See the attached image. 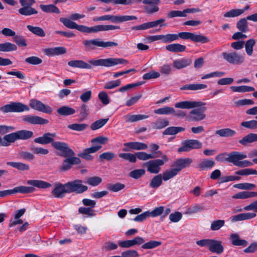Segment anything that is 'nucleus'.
Here are the masks:
<instances>
[{
  "mask_svg": "<svg viewBox=\"0 0 257 257\" xmlns=\"http://www.w3.org/2000/svg\"><path fill=\"white\" fill-rule=\"evenodd\" d=\"M178 173L175 169V168H173L170 170L166 171L164 172L162 174V177L163 180L166 181L174 176H176Z\"/></svg>",
  "mask_w": 257,
  "mask_h": 257,
  "instance_id": "obj_53",
  "label": "nucleus"
},
{
  "mask_svg": "<svg viewBox=\"0 0 257 257\" xmlns=\"http://www.w3.org/2000/svg\"><path fill=\"white\" fill-rule=\"evenodd\" d=\"M254 197H257L256 192L242 191L235 194L232 196V198L234 199H244Z\"/></svg>",
  "mask_w": 257,
  "mask_h": 257,
  "instance_id": "obj_41",
  "label": "nucleus"
},
{
  "mask_svg": "<svg viewBox=\"0 0 257 257\" xmlns=\"http://www.w3.org/2000/svg\"><path fill=\"white\" fill-rule=\"evenodd\" d=\"M69 193L74 192L82 194L88 190V187L83 184V181L80 179H75L67 183Z\"/></svg>",
  "mask_w": 257,
  "mask_h": 257,
  "instance_id": "obj_11",
  "label": "nucleus"
},
{
  "mask_svg": "<svg viewBox=\"0 0 257 257\" xmlns=\"http://www.w3.org/2000/svg\"><path fill=\"white\" fill-rule=\"evenodd\" d=\"M119 157L131 163H136L137 161L136 153L135 154L131 153H121L119 154Z\"/></svg>",
  "mask_w": 257,
  "mask_h": 257,
  "instance_id": "obj_62",
  "label": "nucleus"
},
{
  "mask_svg": "<svg viewBox=\"0 0 257 257\" xmlns=\"http://www.w3.org/2000/svg\"><path fill=\"white\" fill-rule=\"evenodd\" d=\"M85 15L75 13L71 15L70 19L66 18H61L60 21L67 28L71 29H76L78 31L85 33H97L100 31H106L111 30L119 29V26H113L111 25H96L92 27H88L84 25L77 24L73 21H76L85 17Z\"/></svg>",
  "mask_w": 257,
  "mask_h": 257,
  "instance_id": "obj_1",
  "label": "nucleus"
},
{
  "mask_svg": "<svg viewBox=\"0 0 257 257\" xmlns=\"http://www.w3.org/2000/svg\"><path fill=\"white\" fill-rule=\"evenodd\" d=\"M75 110L67 105H64L57 109V112L61 116L71 115L75 113Z\"/></svg>",
  "mask_w": 257,
  "mask_h": 257,
  "instance_id": "obj_38",
  "label": "nucleus"
},
{
  "mask_svg": "<svg viewBox=\"0 0 257 257\" xmlns=\"http://www.w3.org/2000/svg\"><path fill=\"white\" fill-rule=\"evenodd\" d=\"M0 110L4 113L9 112L21 113L29 111L30 107L26 104L20 102H11L10 104L2 106L0 108Z\"/></svg>",
  "mask_w": 257,
  "mask_h": 257,
  "instance_id": "obj_7",
  "label": "nucleus"
},
{
  "mask_svg": "<svg viewBox=\"0 0 257 257\" xmlns=\"http://www.w3.org/2000/svg\"><path fill=\"white\" fill-rule=\"evenodd\" d=\"M56 137L55 133H46L42 137L35 138L34 142L41 145L51 144L52 146L56 150L59 151L61 156H74V152L69 147L68 145L63 142H54V138Z\"/></svg>",
  "mask_w": 257,
  "mask_h": 257,
  "instance_id": "obj_3",
  "label": "nucleus"
},
{
  "mask_svg": "<svg viewBox=\"0 0 257 257\" xmlns=\"http://www.w3.org/2000/svg\"><path fill=\"white\" fill-rule=\"evenodd\" d=\"M202 146V144L197 140H186L183 142V145L180 147L179 152H189L193 149H199Z\"/></svg>",
  "mask_w": 257,
  "mask_h": 257,
  "instance_id": "obj_14",
  "label": "nucleus"
},
{
  "mask_svg": "<svg viewBox=\"0 0 257 257\" xmlns=\"http://www.w3.org/2000/svg\"><path fill=\"white\" fill-rule=\"evenodd\" d=\"M25 61L27 64L33 65H39L43 62L42 59L34 56L27 57L25 59Z\"/></svg>",
  "mask_w": 257,
  "mask_h": 257,
  "instance_id": "obj_60",
  "label": "nucleus"
},
{
  "mask_svg": "<svg viewBox=\"0 0 257 257\" xmlns=\"http://www.w3.org/2000/svg\"><path fill=\"white\" fill-rule=\"evenodd\" d=\"M192 162V159L189 158H179L174 162L172 166L179 173L184 168L189 167Z\"/></svg>",
  "mask_w": 257,
  "mask_h": 257,
  "instance_id": "obj_20",
  "label": "nucleus"
},
{
  "mask_svg": "<svg viewBox=\"0 0 257 257\" xmlns=\"http://www.w3.org/2000/svg\"><path fill=\"white\" fill-rule=\"evenodd\" d=\"M215 134L220 137H230L236 134V132L229 128H222L217 130Z\"/></svg>",
  "mask_w": 257,
  "mask_h": 257,
  "instance_id": "obj_40",
  "label": "nucleus"
},
{
  "mask_svg": "<svg viewBox=\"0 0 257 257\" xmlns=\"http://www.w3.org/2000/svg\"><path fill=\"white\" fill-rule=\"evenodd\" d=\"M18 140L16 132L5 135L3 138L2 143V146L7 147L9 146L11 143H14Z\"/></svg>",
  "mask_w": 257,
  "mask_h": 257,
  "instance_id": "obj_34",
  "label": "nucleus"
},
{
  "mask_svg": "<svg viewBox=\"0 0 257 257\" xmlns=\"http://www.w3.org/2000/svg\"><path fill=\"white\" fill-rule=\"evenodd\" d=\"M22 8L18 10L19 13L24 16H30L38 14V11L32 6L35 3V0H20Z\"/></svg>",
  "mask_w": 257,
  "mask_h": 257,
  "instance_id": "obj_10",
  "label": "nucleus"
},
{
  "mask_svg": "<svg viewBox=\"0 0 257 257\" xmlns=\"http://www.w3.org/2000/svg\"><path fill=\"white\" fill-rule=\"evenodd\" d=\"M123 146L125 147L123 149V151L125 152L130 151L131 150H144L148 148L147 144L139 142L125 143L123 144Z\"/></svg>",
  "mask_w": 257,
  "mask_h": 257,
  "instance_id": "obj_24",
  "label": "nucleus"
},
{
  "mask_svg": "<svg viewBox=\"0 0 257 257\" xmlns=\"http://www.w3.org/2000/svg\"><path fill=\"white\" fill-rule=\"evenodd\" d=\"M125 187V185L119 182H117L115 184H108L107 185V188L110 191L116 192L122 189H123Z\"/></svg>",
  "mask_w": 257,
  "mask_h": 257,
  "instance_id": "obj_59",
  "label": "nucleus"
},
{
  "mask_svg": "<svg viewBox=\"0 0 257 257\" xmlns=\"http://www.w3.org/2000/svg\"><path fill=\"white\" fill-rule=\"evenodd\" d=\"M82 43L87 51H92L96 49V47H100V39L92 40H85Z\"/></svg>",
  "mask_w": 257,
  "mask_h": 257,
  "instance_id": "obj_28",
  "label": "nucleus"
},
{
  "mask_svg": "<svg viewBox=\"0 0 257 257\" xmlns=\"http://www.w3.org/2000/svg\"><path fill=\"white\" fill-rule=\"evenodd\" d=\"M165 48L170 52L179 53L184 52L186 47L185 46L178 43H174L167 45Z\"/></svg>",
  "mask_w": 257,
  "mask_h": 257,
  "instance_id": "obj_33",
  "label": "nucleus"
},
{
  "mask_svg": "<svg viewBox=\"0 0 257 257\" xmlns=\"http://www.w3.org/2000/svg\"><path fill=\"white\" fill-rule=\"evenodd\" d=\"M222 56L226 61L232 65H240L244 61V56L236 52H223Z\"/></svg>",
  "mask_w": 257,
  "mask_h": 257,
  "instance_id": "obj_12",
  "label": "nucleus"
},
{
  "mask_svg": "<svg viewBox=\"0 0 257 257\" xmlns=\"http://www.w3.org/2000/svg\"><path fill=\"white\" fill-rule=\"evenodd\" d=\"M146 171L144 169H136L131 171L128 176L135 179H139L145 174Z\"/></svg>",
  "mask_w": 257,
  "mask_h": 257,
  "instance_id": "obj_54",
  "label": "nucleus"
},
{
  "mask_svg": "<svg viewBox=\"0 0 257 257\" xmlns=\"http://www.w3.org/2000/svg\"><path fill=\"white\" fill-rule=\"evenodd\" d=\"M29 105L34 110L45 113L50 114L53 111L52 107L50 106L45 105L41 101L36 99H31L30 100Z\"/></svg>",
  "mask_w": 257,
  "mask_h": 257,
  "instance_id": "obj_15",
  "label": "nucleus"
},
{
  "mask_svg": "<svg viewBox=\"0 0 257 257\" xmlns=\"http://www.w3.org/2000/svg\"><path fill=\"white\" fill-rule=\"evenodd\" d=\"M148 117L149 115H148L128 114L123 116V119L125 122H135Z\"/></svg>",
  "mask_w": 257,
  "mask_h": 257,
  "instance_id": "obj_30",
  "label": "nucleus"
},
{
  "mask_svg": "<svg viewBox=\"0 0 257 257\" xmlns=\"http://www.w3.org/2000/svg\"><path fill=\"white\" fill-rule=\"evenodd\" d=\"M228 156L229 163H231L237 167H246L252 165V163L249 161H242L247 157L246 155L243 152L232 151L228 153Z\"/></svg>",
  "mask_w": 257,
  "mask_h": 257,
  "instance_id": "obj_6",
  "label": "nucleus"
},
{
  "mask_svg": "<svg viewBox=\"0 0 257 257\" xmlns=\"http://www.w3.org/2000/svg\"><path fill=\"white\" fill-rule=\"evenodd\" d=\"M27 28L30 32L37 36L44 37L46 36L45 31L40 27L27 25Z\"/></svg>",
  "mask_w": 257,
  "mask_h": 257,
  "instance_id": "obj_42",
  "label": "nucleus"
},
{
  "mask_svg": "<svg viewBox=\"0 0 257 257\" xmlns=\"http://www.w3.org/2000/svg\"><path fill=\"white\" fill-rule=\"evenodd\" d=\"M209 250L217 254L221 253L224 250V247L222 244V242L219 240L211 239Z\"/></svg>",
  "mask_w": 257,
  "mask_h": 257,
  "instance_id": "obj_27",
  "label": "nucleus"
},
{
  "mask_svg": "<svg viewBox=\"0 0 257 257\" xmlns=\"http://www.w3.org/2000/svg\"><path fill=\"white\" fill-rule=\"evenodd\" d=\"M18 139L26 140L31 138L34 135L32 131L28 130H20L16 132Z\"/></svg>",
  "mask_w": 257,
  "mask_h": 257,
  "instance_id": "obj_45",
  "label": "nucleus"
},
{
  "mask_svg": "<svg viewBox=\"0 0 257 257\" xmlns=\"http://www.w3.org/2000/svg\"><path fill=\"white\" fill-rule=\"evenodd\" d=\"M74 156H64L67 157L65 159L61 166L60 167V170L61 171L65 172L69 170L73 165H78L81 163V160L77 157Z\"/></svg>",
  "mask_w": 257,
  "mask_h": 257,
  "instance_id": "obj_17",
  "label": "nucleus"
},
{
  "mask_svg": "<svg viewBox=\"0 0 257 257\" xmlns=\"http://www.w3.org/2000/svg\"><path fill=\"white\" fill-rule=\"evenodd\" d=\"M128 63V61L123 58H108L106 59H90L88 61V63L83 60H71L68 62V65L74 68L90 69L92 68V65L110 67L119 64L125 65Z\"/></svg>",
  "mask_w": 257,
  "mask_h": 257,
  "instance_id": "obj_2",
  "label": "nucleus"
},
{
  "mask_svg": "<svg viewBox=\"0 0 257 257\" xmlns=\"http://www.w3.org/2000/svg\"><path fill=\"white\" fill-rule=\"evenodd\" d=\"M189 112V120L193 121H199L203 120L206 117L205 111L207 108L204 105L197 106L193 108Z\"/></svg>",
  "mask_w": 257,
  "mask_h": 257,
  "instance_id": "obj_13",
  "label": "nucleus"
},
{
  "mask_svg": "<svg viewBox=\"0 0 257 257\" xmlns=\"http://www.w3.org/2000/svg\"><path fill=\"white\" fill-rule=\"evenodd\" d=\"M162 42L164 43H170L173 41L178 40L177 34H167L163 35Z\"/></svg>",
  "mask_w": 257,
  "mask_h": 257,
  "instance_id": "obj_63",
  "label": "nucleus"
},
{
  "mask_svg": "<svg viewBox=\"0 0 257 257\" xmlns=\"http://www.w3.org/2000/svg\"><path fill=\"white\" fill-rule=\"evenodd\" d=\"M13 41L19 47H26L27 45L26 39L21 35H16L13 38Z\"/></svg>",
  "mask_w": 257,
  "mask_h": 257,
  "instance_id": "obj_64",
  "label": "nucleus"
},
{
  "mask_svg": "<svg viewBox=\"0 0 257 257\" xmlns=\"http://www.w3.org/2000/svg\"><path fill=\"white\" fill-rule=\"evenodd\" d=\"M215 164V162L211 159H202L198 164V167L200 170H209L212 168Z\"/></svg>",
  "mask_w": 257,
  "mask_h": 257,
  "instance_id": "obj_35",
  "label": "nucleus"
},
{
  "mask_svg": "<svg viewBox=\"0 0 257 257\" xmlns=\"http://www.w3.org/2000/svg\"><path fill=\"white\" fill-rule=\"evenodd\" d=\"M162 152L160 151L154 152L152 154H147V153L144 152H136L137 158L140 160L143 161H146L149 159L160 157V156H162Z\"/></svg>",
  "mask_w": 257,
  "mask_h": 257,
  "instance_id": "obj_25",
  "label": "nucleus"
},
{
  "mask_svg": "<svg viewBox=\"0 0 257 257\" xmlns=\"http://www.w3.org/2000/svg\"><path fill=\"white\" fill-rule=\"evenodd\" d=\"M162 174H160L154 176L149 183V187L154 189L158 188L162 184Z\"/></svg>",
  "mask_w": 257,
  "mask_h": 257,
  "instance_id": "obj_39",
  "label": "nucleus"
},
{
  "mask_svg": "<svg viewBox=\"0 0 257 257\" xmlns=\"http://www.w3.org/2000/svg\"><path fill=\"white\" fill-rule=\"evenodd\" d=\"M178 40L179 38L183 40L189 39L195 43L202 44L208 43L209 39L206 36L202 35L195 34L191 32H183L177 34Z\"/></svg>",
  "mask_w": 257,
  "mask_h": 257,
  "instance_id": "obj_9",
  "label": "nucleus"
},
{
  "mask_svg": "<svg viewBox=\"0 0 257 257\" xmlns=\"http://www.w3.org/2000/svg\"><path fill=\"white\" fill-rule=\"evenodd\" d=\"M162 159H156L149 161L144 164V166L147 168V171L152 174H158L161 170L160 167L163 166L165 162L168 161L169 159L165 155L162 154Z\"/></svg>",
  "mask_w": 257,
  "mask_h": 257,
  "instance_id": "obj_8",
  "label": "nucleus"
},
{
  "mask_svg": "<svg viewBox=\"0 0 257 257\" xmlns=\"http://www.w3.org/2000/svg\"><path fill=\"white\" fill-rule=\"evenodd\" d=\"M206 103L200 101H182L175 104V107L181 109H191L201 105H205Z\"/></svg>",
  "mask_w": 257,
  "mask_h": 257,
  "instance_id": "obj_19",
  "label": "nucleus"
},
{
  "mask_svg": "<svg viewBox=\"0 0 257 257\" xmlns=\"http://www.w3.org/2000/svg\"><path fill=\"white\" fill-rule=\"evenodd\" d=\"M145 242L144 238L140 236H137L132 240H126L124 241H119V245L123 248H129L133 246L142 244Z\"/></svg>",
  "mask_w": 257,
  "mask_h": 257,
  "instance_id": "obj_23",
  "label": "nucleus"
},
{
  "mask_svg": "<svg viewBox=\"0 0 257 257\" xmlns=\"http://www.w3.org/2000/svg\"><path fill=\"white\" fill-rule=\"evenodd\" d=\"M27 184L32 186H20L12 189L13 194L17 193L28 194L34 192L35 191L34 187L39 188H48L52 186V184L42 180H29Z\"/></svg>",
  "mask_w": 257,
  "mask_h": 257,
  "instance_id": "obj_4",
  "label": "nucleus"
},
{
  "mask_svg": "<svg viewBox=\"0 0 257 257\" xmlns=\"http://www.w3.org/2000/svg\"><path fill=\"white\" fill-rule=\"evenodd\" d=\"M255 44V41L253 39L247 40L245 43V49L246 54L251 56L253 53V47Z\"/></svg>",
  "mask_w": 257,
  "mask_h": 257,
  "instance_id": "obj_56",
  "label": "nucleus"
},
{
  "mask_svg": "<svg viewBox=\"0 0 257 257\" xmlns=\"http://www.w3.org/2000/svg\"><path fill=\"white\" fill-rule=\"evenodd\" d=\"M52 193L56 198H63L66 193H69L67 183L64 184L59 183L55 184Z\"/></svg>",
  "mask_w": 257,
  "mask_h": 257,
  "instance_id": "obj_21",
  "label": "nucleus"
},
{
  "mask_svg": "<svg viewBox=\"0 0 257 257\" xmlns=\"http://www.w3.org/2000/svg\"><path fill=\"white\" fill-rule=\"evenodd\" d=\"M257 142V134L250 133L239 141V143L246 146L249 143Z\"/></svg>",
  "mask_w": 257,
  "mask_h": 257,
  "instance_id": "obj_37",
  "label": "nucleus"
},
{
  "mask_svg": "<svg viewBox=\"0 0 257 257\" xmlns=\"http://www.w3.org/2000/svg\"><path fill=\"white\" fill-rule=\"evenodd\" d=\"M160 0H143V3L147 5L144 7L145 12L148 14H153L159 11V8L157 6Z\"/></svg>",
  "mask_w": 257,
  "mask_h": 257,
  "instance_id": "obj_22",
  "label": "nucleus"
},
{
  "mask_svg": "<svg viewBox=\"0 0 257 257\" xmlns=\"http://www.w3.org/2000/svg\"><path fill=\"white\" fill-rule=\"evenodd\" d=\"M7 165L16 168L19 171L29 170L30 169L28 165L21 162H8Z\"/></svg>",
  "mask_w": 257,
  "mask_h": 257,
  "instance_id": "obj_50",
  "label": "nucleus"
},
{
  "mask_svg": "<svg viewBox=\"0 0 257 257\" xmlns=\"http://www.w3.org/2000/svg\"><path fill=\"white\" fill-rule=\"evenodd\" d=\"M185 128L181 126H170L167 128L163 133L164 135H175L183 132Z\"/></svg>",
  "mask_w": 257,
  "mask_h": 257,
  "instance_id": "obj_49",
  "label": "nucleus"
},
{
  "mask_svg": "<svg viewBox=\"0 0 257 257\" xmlns=\"http://www.w3.org/2000/svg\"><path fill=\"white\" fill-rule=\"evenodd\" d=\"M68 128L70 130L78 131V132H82L84 131L88 127V125L85 123H73L71 124H69L68 125Z\"/></svg>",
  "mask_w": 257,
  "mask_h": 257,
  "instance_id": "obj_57",
  "label": "nucleus"
},
{
  "mask_svg": "<svg viewBox=\"0 0 257 257\" xmlns=\"http://www.w3.org/2000/svg\"><path fill=\"white\" fill-rule=\"evenodd\" d=\"M207 85L204 84H188L183 85L180 88L183 90H198L206 88Z\"/></svg>",
  "mask_w": 257,
  "mask_h": 257,
  "instance_id": "obj_44",
  "label": "nucleus"
},
{
  "mask_svg": "<svg viewBox=\"0 0 257 257\" xmlns=\"http://www.w3.org/2000/svg\"><path fill=\"white\" fill-rule=\"evenodd\" d=\"M108 118L100 119L92 123L90 125V128L94 131L99 129L104 126L108 121Z\"/></svg>",
  "mask_w": 257,
  "mask_h": 257,
  "instance_id": "obj_58",
  "label": "nucleus"
},
{
  "mask_svg": "<svg viewBox=\"0 0 257 257\" xmlns=\"http://www.w3.org/2000/svg\"><path fill=\"white\" fill-rule=\"evenodd\" d=\"M107 141L108 138L107 137L102 136H99L92 139L91 140V143L95 145L84 149L82 153L78 154V156L87 161L92 160L93 157L91 154L94 153L99 150L102 148L101 145L105 144Z\"/></svg>",
  "mask_w": 257,
  "mask_h": 257,
  "instance_id": "obj_5",
  "label": "nucleus"
},
{
  "mask_svg": "<svg viewBox=\"0 0 257 257\" xmlns=\"http://www.w3.org/2000/svg\"><path fill=\"white\" fill-rule=\"evenodd\" d=\"M206 209L205 205L203 203L195 204L188 207L186 211V214H195Z\"/></svg>",
  "mask_w": 257,
  "mask_h": 257,
  "instance_id": "obj_31",
  "label": "nucleus"
},
{
  "mask_svg": "<svg viewBox=\"0 0 257 257\" xmlns=\"http://www.w3.org/2000/svg\"><path fill=\"white\" fill-rule=\"evenodd\" d=\"M192 63L190 59L183 58L174 60L173 66L177 69H181L189 66Z\"/></svg>",
  "mask_w": 257,
  "mask_h": 257,
  "instance_id": "obj_29",
  "label": "nucleus"
},
{
  "mask_svg": "<svg viewBox=\"0 0 257 257\" xmlns=\"http://www.w3.org/2000/svg\"><path fill=\"white\" fill-rule=\"evenodd\" d=\"M40 9L44 12L47 13L60 14V11L59 9L54 5H40Z\"/></svg>",
  "mask_w": 257,
  "mask_h": 257,
  "instance_id": "obj_46",
  "label": "nucleus"
},
{
  "mask_svg": "<svg viewBox=\"0 0 257 257\" xmlns=\"http://www.w3.org/2000/svg\"><path fill=\"white\" fill-rule=\"evenodd\" d=\"M24 122L31 124L43 125L49 123V120L37 115H26L22 116Z\"/></svg>",
  "mask_w": 257,
  "mask_h": 257,
  "instance_id": "obj_18",
  "label": "nucleus"
},
{
  "mask_svg": "<svg viewBox=\"0 0 257 257\" xmlns=\"http://www.w3.org/2000/svg\"><path fill=\"white\" fill-rule=\"evenodd\" d=\"M230 239L233 245L246 246L248 244L246 240L240 239L239 235L236 233L231 234Z\"/></svg>",
  "mask_w": 257,
  "mask_h": 257,
  "instance_id": "obj_36",
  "label": "nucleus"
},
{
  "mask_svg": "<svg viewBox=\"0 0 257 257\" xmlns=\"http://www.w3.org/2000/svg\"><path fill=\"white\" fill-rule=\"evenodd\" d=\"M17 50V45L11 42H5L0 44V51L11 52L16 51Z\"/></svg>",
  "mask_w": 257,
  "mask_h": 257,
  "instance_id": "obj_48",
  "label": "nucleus"
},
{
  "mask_svg": "<svg viewBox=\"0 0 257 257\" xmlns=\"http://www.w3.org/2000/svg\"><path fill=\"white\" fill-rule=\"evenodd\" d=\"M80 116V121L84 120L89 114V109L87 105L85 104H82L80 107L77 109Z\"/></svg>",
  "mask_w": 257,
  "mask_h": 257,
  "instance_id": "obj_52",
  "label": "nucleus"
},
{
  "mask_svg": "<svg viewBox=\"0 0 257 257\" xmlns=\"http://www.w3.org/2000/svg\"><path fill=\"white\" fill-rule=\"evenodd\" d=\"M249 9V6L246 5L243 9H232L223 14L225 18H234L241 16L245 11Z\"/></svg>",
  "mask_w": 257,
  "mask_h": 257,
  "instance_id": "obj_26",
  "label": "nucleus"
},
{
  "mask_svg": "<svg viewBox=\"0 0 257 257\" xmlns=\"http://www.w3.org/2000/svg\"><path fill=\"white\" fill-rule=\"evenodd\" d=\"M175 112V109L173 107L165 106L160 108L154 110V112L157 114H172Z\"/></svg>",
  "mask_w": 257,
  "mask_h": 257,
  "instance_id": "obj_51",
  "label": "nucleus"
},
{
  "mask_svg": "<svg viewBox=\"0 0 257 257\" xmlns=\"http://www.w3.org/2000/svg\"><path fill=\"white\" fill-rule=\"evenodd\" d=\"M246 18L240 19L236 23V28L241 32L246 33L248 31V26Z\"/></svg>",
  "mask_w": 257,
  "mask_h": 257,
  "instance_id": "obj_47",
  "label": "nucleus"
},
{
  "mask_svg": "<svg viewBox=\"0 0 257 257\" xmlns=\"http://www.w3.org/2000/svg\"><path fill=\"white\" fill-rule=\"evenodd\" d=\"M165 22L164 19H160L155 21L145 23L139 26H133L131 28L132 30L140 31L145 30L150 28L156 27L160 25L161 27L167 26L166 24H163Z\"/></svg>",
  "mask_w": 257,
  "mask_h": 257,
  "instance_id": "obj_16",
  "label": "nucleus"
},
{
  "mask_svg": "<svg viewBox=\"0 0 257 257\" xmlns=\"http://www.w3.org/2000/svg\"><path fill=\"white\" fill-rule=\"evenodd\" d=\"M162 242L159 241L150 240L149 242L143 243L142 248L146 249H153L160 246Z\"/></svg>",
  "mask_w": 257,
  "mask_h": 257,
  "instance_id": "obj_61",
  "label": "nucleus"
},
{
  "mask_svg": "<svg viewBox=\"0 0 257 257\" xmlns=\"http://www.w3.org/2000/svg\"><path fill=\"white\" fill-rule=\"evenodd\" d=\"M137 17L135 16H114L111 15L110 21L112 23H119L128 21L137 20Z\"/></svg>",
  "mask_w": 257,
  "mask_h": 257,
  "instance_id": "obj_32",
  "label": "nucleus"
},
{
  "mask_svg": "<svg viewBox=\"0 0 257 257\" xmlns=\"http://www.w3.org/2000/svg\"><path fill=\"white\" fill-rule=\"evenodd\" d=\"M169 122L168 120L159 118L154 123L153 128L157 130L162 129L168 126Z\"/></svg>",
  "mask_w": 257,
  "mask_h": 257,
  "instance_id": "obj_55",
  "label": "nucleus"
},
{
  "mask_svg": "<svg viewBox=\"0 0 257 257\" xmlns=\"http://www.w3.org/2000/svg\"><path fill=\"white\" fill-rule=\"evenodd\" d=\"M231 90L234 92H246L254 91L255 89L253 87L241 85L238 86H232L230 87Z\"/></svg>",
  "mask_w": 257,
  "mask_h": 257,
  "instance_id": "obj_43",
  "label": "nucleus"
}]
</instances>
